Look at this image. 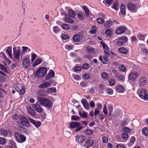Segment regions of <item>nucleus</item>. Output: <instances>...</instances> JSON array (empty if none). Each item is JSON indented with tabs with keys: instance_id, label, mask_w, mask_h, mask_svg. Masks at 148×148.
Instances as JSON below:
<instances>
[{
	"instance_id": "47",
	"label": "nucleus",
	"mask_w": 148,
	"mask_h": 148,
	"mask_svg": "<svg viewBox=\"0 0 148 148\" xmlns=\"http://www.w3.org/2000/svg\"><path fill=\"white\" fill-rule=\"evenodd\" d=\"M47 90L48 92V94H49L50 92H55L56 89L55 88H47Z\"/></svg>"
},
{
	"instance_id": "55",
	"label": "nucleus",
	"mask_w": 148,
	"mask_h": 148,
	"mask_svg": "<svg viewBox=\"0 0 148 148\" xmlns=\"http://www.w3.org/2000/svg\"><path fill=\"white\" fill-rule=\"evenodd\" d=\"M21 135V134L18 132H14V136L17 140L18 139Z\"/></svg>"
},
{
	"instance_id": "26",
	"label": "nucleus",
	"mask_w": 148,
	"mask_h": 148,
	"mask_svg": "<svg viewBox=\"0 0 148 148\" xmlns=\"http://www.w3.org/2000/svg\"><path fill=\"white\" fill-rule=\"evenodd\" d=\"M26 140V138L24 135H21L18 139L17 140L18 142L21 143L24 142Z\"/></svg>"
},
{
	"instance_id": "39",
	"label": "nucleus",
	"mask_w": 148,
	"mask_h": 148,
	"mask_svg": "<svg viewBox=\"0 0 148 148\" xmlns=\"http://www.w3.org/2000/svg\"><path fill=\"white\" fill-rule=\"evenodd\" d=\"M142 132L145 135L148 136V128L147 127L144 128L142 130Z\"/></svg>"
},
{
	"instance_id": "20",
	"label": "nucleus",
	"mask_w": 148,
	"mask_h": 148,
	"mask_svg": "<svg viewBox=\"0 0 148 148\" xmlns=\"http://www.w3.org/2000/svg\"><path fill=\"white\" fill-rule=\"evenodd\" d=\"M127 8L129 10H134L136 8L137 6L132 3H129L127 5Z\"/></svg>"
},
{
	"instance_id": "60",
	"label": "nucleus",
	"mask_w": 148,
	"mask_h": 148,
	"mask_svg": "<svg viewBox=\"0 0 148 148\" xmlns=\"http://www.w3.org/2000/svg\"><path fill=\"white\" fill-rule=\"evenodd\" d=\"M5 140L4 138L1 137L0 138V144L4 145L5 143Z\"/></svg>"
},
{
	"instance_id": "14",
	"label": "nucleus",
	"mask_w": 148,
	"mask_h": 148,
	"mask_svg": "<svg viewBox=\"0 0 148 148\" xmlns=\"http://www.w3.org/2000/svg\"><path fill=\"white\" fill-rule=\"evenodd\" d=\"M29 119L31 123L34 124L36 127L38 128L41 125V123L40 121H35V120L30 118H29Z\"/></svg>"
},
{
	"instance_id": "53",
	"label": "nucleus",
	"mask_w": 148,
	"mask_h": 148,
	"mask_svg": "<svg viewBox=\"0 0 148 148\" xmlns=\"http://www.w3.org/2000/svg\"><path fill=\"white\" fill-rule=\"evenodd\" d=\"M108 48L107 46H106V48L104 50L105 55L107 57H109L110 55V53L108 50Z\"/></svg>"
},
{
	"instance_id": "13",
	"label": "nucleus",
	"mask_w": 148,
	"mask_h": 148,
	"mask_svg": "<svg viewBox=\"0 0 148 148\" xmlns=\"http://www.w3.org/2000/svg\"><path fill=\"white\" fill-rule=\"evenodd\" d=\"M76 141L78 143H81L84 141L85 137L83 135H77L75 136Z\"/></svg>"
},
{
	"instance_id": "44",
	"label": "nucleus",
	"mask_w": 148,
	"mask_h": 148,
	"mask_svg": "<svg viewBox=\"0 0 148 148\" xmlns=\"http://www.w3.org/2000/svg\"><path fill=\"white\" fill-rule=\"evenodd\" d=\"M102 78L105 79H108V74L106 72H103L101 74Z\"/></svg>"
},
{
	"instance_id": "1",
	"label": "nucleus",
	"mask_w": 148,
	"mask_h": 148,
	"mask_svg": "<svg viewBox=\"0 0 148 148\" xmlns=\"http://www.w3.org/2000/svg\"><path fill=\"white\" fill-rule=\"evenodd\" d=\"M37 99L38 101L41 106L42 105L45 107L49 108L52 105V103L47 98L38 97Z\"/></svg>"
},
{
	"instance_id": "54",
	"label": "nucleus",
	"mask_w": 148,
	"mask_h": 148,
	"mask_svg": "<svg viewBox=\"0 0 148 148\" xmlns=\"http://www.w3.org/2000/svg\"><path fill=\"white\" fill-rule=\"evenodd\" d=\"M119 69L121 71L123 72L125 71L126 69L125 67L122 64L119 67Z\"/></svg>"
},
{
	"instance_id": "23",
	"label": "nucleus",
	"mask_w": 148,
	"mask_h": 148,
	"mask_svg": "<svg viewBox=\"0 0 148 148\" xmlns=\"http://www.w3.org/2000/svg\"><path fill=\"white\" fill-rule=\"evenodd\" d=\"M17 128L19 132L21 133L24 134L27 132V129L22 126H19Z\"/></svg>"
},
{
	"instance_id": "34",
	"label": "nucleus",
	"mask_w": 148,
	"mask_h": 148,
	"mask_svg": "<svg viewBox=\"0 0 148 148\" xmlns=\"http://www.w3.org/2000/svg\"><path fill=\"white\" fill-rule=\"evenodd\" d=\"M112 31L111 29H107L105 31V33L107 36L110 37L112 35Z\"/></svg>"
},
{
	"instance_id": "4",
	"label": "nucleus",
	"mask_w": 148,
	"mask_h": 148,
	"mask_svg": "<svg viewBox=\"0 0 148 148\" xmlns=\"http://www.w3.org/2000/svg\"><path fill=\"white\" fill-rule=\"evenodd\" d=\"M139 96L145 101H148V95L147 94L146 90L144 88L141 89L140 91Z\"/></svg>"
},
{
	"instance_id": "24",
	"label": "nucleus",
	"mask_w": 148,
	"mask_h": 148,
	"mask_svg": "<svg viewBox=\"0 0 148 148\" xmlns=\"http://www.w3.org/2000/svg\"><path fill=\"white\" fill-rule=\"evenodd\" d=\"M112 21L110 20H108L105 23L104 27L106 28H109L112 25Z\"/></svg>"
},
{
	"instance_id": "58",
	"label": "nucleus",
	"mask_w": 148,
	"mask_h": 148,
	"mask_svg": "<svg viewBox=\"0 0 148 148\" xmlns=\"http://www.w3.org/2000/svg\"><path fill=\"white\" fill-rule=\"evenodd\" d=\"M89 65L88 64H84L82 66V68L84 69L87 70L88 69Z\"/></svg>"
},
{
	"instance_id": "62",
	"label": "nucleus",
	"mask_w": 148,
	"mask_h": 148,
	"mask_svg": "<svg viewBox=\"0 0 148 148\" xmlns=\"http://www.w3.org/2000/svg\"><path fill=\"white\" fill-rule=\"evenodd\" d=\"M80 119V118L78 116L75 115H73L71 117V119L75 121L79 120Z\"/></svg>"
},
{
	"instance_id": "63",
	"label": "nucleus",
	"mask_w": 148,
	"mask_h": 148,
	"mask_svg": "<svg viewBox=\"0 0 148 148\" xmlns=\"http://www.w3.org/2000/svg\"><path fill=\"white\" fill-rule=\"evenodd\" d=\"M115 77L121 80H122L123 79V76L121 74L119 73H118V74H117L116 76H115Z\"/></svg>"
},
{
	"instance_id": "45",
	"label": "nucleus",
	"mask_w": 148,
	"mask_h": 148,
	"mask_svg": "<svg viewBox=\"0 0 148 148\" xmlns=\"http://www.w3.org/2000/svg\"><path fill=\"white\" fill-rule=\"evenodd\" d=\"M65 21L67 22L72 23L74 22V21L72 19L68 17L65 18Z\"/></svg>"
},
{
	"instance_id": "52",
	"label": "nucleus",
	"mask_w": 148,
	"mask_h": 148,
	"mask_svg": "<svg viewBox=\"0 0 148 148\" xmlns=\"http://www.w3.org/2000/svg\"><path fill=\"white\" fill-rule=\"evenodd\" d=\"M106 92L109 95L112 94L113 92V91L112 89L109 88L107 89Z\"/></svg>"
},
{
	"instance_id": "33",
	"label": "nucleus",
	"mask_w": 148,
	"mask_h": 148,
	"mask_svg": "<svg viewBox=\"0 0 148 148\" xmlns=\"http://www.w3.org/2000/svg\"><path fill=\"white\" fill-rule=\"evenodd\" d=\"M69 14L70 16L73 18H75L76 16V15L74 11L72 10H69L68 11Z\"/></svg>"
},
{
	"instance_id": "2",
	"label": "nucleus",
	"mask_w": 148,
	"mask_h": 148,
	"mask_svg": "<svg viewBox=\"0 0 148 148\" xmlns=\"http://www.w3.org/2000/svg\"><path fill=\"white\" fill-rule=\"evenodd\" d=\"M47 73L46 69L45 67H41L36 71L34 76L36 77L40 78L45 76Z\"/></svg>"
},
{
	"instance_id": "9",
	"label": "nucleus",
	"mask_w": 148,
	"mask_h": 148,
	"mask_svg": "<svg viewBox=\"0 0 148 148\" xmlns=\"http://www.w3.org/2000/svg\"><path fill=\"white\" fill-rule=\"evenodd\" d=\"M83 38L82 35L79 34H76L73 36V40L75 42H79Z\"/></svg>"
},
{
	"instance_id": "59",
	"label": "nucleus",
	"mask_w": 148,
	"mask_h": 148,
	"mask_svg": "<svg viewBox=\"0 0 148 148\" xmlns=\"http://www.w3.org/2000/svg\"><path fill=\"white\" fill-rule=\"evenodd\" d=\"M97 21L99 24H102L104 22V20L102 18H100L97 19Z\"/></svg>"
},
{
	"instance_id": "3",
	"label": "nucleus",
	"mask_w": 148,
	"mask_h": 148,
	"mask_svg": "<svg viewBox=\"0 0 148 148\" xmlns=\"http://www.w3.org/2000/svg\"><path fill=\"white\" fill-rule=\"evenodd\" d=\"M78 122H72L70 124V127L72 128L77 127V128L75 130V132H77L80 130L82 128V126Z\"/></svg>"
},
{
	"instance_id": "43",
	"label": "nucleus",
	"mask_w": 148,
	"mask_h": 148,
	"mask_svg": "<svg viewBox=\"0 0 148 148\" xmlns=\"http://www.w3.org/2000/svg\"><path fill=\"white\" fill-rule=\"evenodd\" d=\"M61 37L62 40H66L69 39V36L66 34H62L61 36Z\"/></svg>"
},
{
	"instance_id": "31",
	"label": "nucleus",
	"mask_w": 148,
	"mask_h": 148,
	"mask_svg": "<svg viewBox=\"0 0 148 148\" xmlns=\"http://www.w3.org/2000/svg\"><path fill=\"white\" fill-rule=\"evenodd\" d=\"M42 62V60L39 59H37L36 61L34 62L33 63L32 66L34 67H35L36 66L40 64Z\"/></svg>"
},
{
	"instance_id": "28",
	"label": "nucleus",
	"mask_w": 148,
	"mask_h": 148,
	"mask_svg": "<svg viewBox=\"0 0 148 148\" xmlns=\"http://www.w3.org/2000/svg\"><path fill=\"white\" fill-rule=\"evenodd\" d=\"M1 133L5 136H7L8 134H9V135H10L11 134L9 130H1Z\"/></svg>"
},
{
	"instance_id": "18",
	"label": "nucleus",
	"mask_w": 148,
	"mask_h": 148,
	"mask_svg": "<svg viewBox=\"0 0 148 148\" xmlns=\"http://www.w3.org/2000/svg\"><path fill=\"white\" fill-rule=\"evenodd\" d=\"M21 53L20 50L18 49L16 51L14 52V58L16 60H19L20 59L19 57Z\"/></svg>"
},
{
	"instance_id": "25",
	"label": "nucleus",
	"mask_w": 148,
	"mask_h": 148,
	"mask_svg": "<svg viewBox=\"0 0 148 148\" xmlns=\"http://www.w3.org/2000/svg\"><path fill=\"white\" fill-rule=\"evenodd\" d=\"M81 102L83 105L86 108L89 109V106L88 103L87 101L84 99H82Z\"/></svg>"
},
{
	"instance_id": "46",
	"label": "nucleus",
	"mask_w": 148,
	"mask_h": 148,
	"mask_svg": "<svg viewBox=\"0 0 148 148\" xmlns=\"http://www.w3.org/2000/svg\"><path fill=\"white\" fill-rule=\"evenodd\" d=\"M8 148H17L16 145V143H13V142L10 143L8 145Z\"/></svg>"
},
{
	"instance_id": "64",
	"label": "nucleus",
	"mask_w": 148,
	"mask_h": 148,
	"mask_svg": "<svg viewBox=\"0 0 148 148\" xmlns=\"http://www.w3.org/2000/svg\"><path fill=\"white\" fill-rule=\"evenodd\" d=\"M103 142V143H107L108 141V138L106 136H104L102 138Z\"/></svg>"
},
{
	"instance_id": "48",
	"label": "nucleus",
	"mask_w": 148,
	"mask_h": 148,
	"mask_svg": "<svg viewBox=\"0 0 148 148\" xmlns=\"http://www.w3.org/2000/svg\"><path fill=\"white\" fill-rule=\"evenodd\" d=\"M138 37L140 40H143L145 39V36L144 34L142 35L140 34L138 35Z\"/></svg>"
},
{
	"instance_id": "29",
	"label": "nucleus",
	"mask_w": 148,
	"mask_h": 148,
	"mask_svg": "<svg viewBox=\"0 0 148 148\" xmlns=\"http://www.w3.org/2000/svg\"><path fill=\"white\" fill-rule=\"evenodd\" d=\"M118 50L120 52L124 54H126L128 52L127 49L124 48H119Z\"/></svg>"
},
{
	"instance_id": "41",
	"label": "nucleus",
	"mask_w": 148,
	"mask_h": 148,
	"mask_svg": "<svg viewBox=\"0 0 148 148\" xmlns=\"http://www.w3.org/2000/svg\"><path fill=\"white\" fill-rule=\"evenodd\" d=\"M97 27L95 26H93L92 27V29L90 31V32L92 34H94L97 32Z\"/></svg>"
},
{
	"instance_id": "30",
	"label": "nucleus",
	"mask_w": 148,
	"mask_h": 148,
	"mask_svg": "<svg viewBox=\"0 0 148 148\" xmlns=\"http://www.w3.org/2000/svg\"><path fill=\"white\" fill-rule=\"evenodd\" d=\"M83 8L84 10L86 16L88 17L89 15V10L87 7L85 5L83 6Z\"/></svg>"
},
{
	"instance_id": "15",
	"label": "nucleus",
	"mask_w": 148,
	"mask_h": 148,
	"mask_svg": "<svg viewBox=\"0 0 148 148\" xmlns=\"http://www.w3.org/2000/svg\"><path fill=\"white\" fill-rule=\"evenodd\" d=\"M37 93L39 95L43 96H46L48 94L47 89H41L39 90L38 91Z\"/></svg>"
},
{
	"instance_id": "50",
	"label": "nucleus",
	"mask_w": 148,
	"mask_h": 148,
	"mask_svg": "<svg viewBox=\"0 0 148 148\" xmlns=\"http://www.w3.org/2000/svg\"><path fill=\"white\" fill-rule=\"evenodd\" d=\"M86 50L90 53H91L93 52L94 51V49L91 47H88L86 49Z\"/></svg>"
},
{
	"instance_id": "17",
	"label": "nucleus",
	"mask_w": 148,
	"mask_h": 148,
	"mask_svg": "<svg viewBox=\"0 0 148 148\" xmlns=\"http://www.w3.org/2000/svg\"><path fill=\"white\" fill-rule=\"evenodd\" d=\"M35 110L38 113H41L43 111L42 108L39 105L37 104H33L32 105Z\"/></svg>"
},
{
	"instance_id": "5",
	"label": "nucleus",
	"mask_w": 148,
	"mask_h": 148,
	"mask_svg": "<svg viewBox=\"0 0 148 148\" xmlns=\"http://www.w3.org/2000/svg\"><path fill=\"white\" fill-rule=\"evenodd\" d=\"M53 82L52 80H51L48 82H45L41 84L38 86L40 88H46L49 87Z\"/></svg>"
},
{
	"instance_id": "6",
	"label": "nucleus",
	"mask_w": 148,
	"mask_h": 148,
	"mask_svg": "<svg viewBox=\"0 0 148 148\" xmlns=\"http://www.w3.org/2000/svg\"><path fill=\"white\" fill-rule=\"evenodd\" d=\"M22 63L23 66L26 69H28L30 66V61L27 57H25L23 59Z\"/></svg>"
},
{
	"instance_id": "35",
	"label": "nucleus",
	"mask_w": 148,
	"mask_h": 148,
	"mask_svg": "<svg viewBox=\"0 0 148 148\" xmlns=\"http://www.w3.org/2000/svg\"><path fill=\"white\" fill-rule=\"evenodd\" d=\"M85 133L88 135H90L93 133V131L92 130L89 129H85L84 131Z\"/></svg>"
},
{
	"instance_id": "61",
	"label": "nucleus",
	"mask_w": 148,
	"mask_h": 148,
	"mask_svg": "<svg viewBox=\"0 0 148 148\" xmlns=\"http://www.w3.org/2000/svg\"><path fill=\"white\" fill-rule=\"evenodd\" d=\"M0 67L1 69L4 71L6 72L7 71V69L2 64H0Z\"/></svg>"
},
{
	"instance_id": "8",
	"label": "nucleus",
	"mask_w": 148,
	"mask_h": 148,
	"mask_svg": "<svg viewBox=\"0 0 148 148\" xmlns=\"http://www.w3.org/2000/svg\"><path fill=\"white\" fill-rule=\"evenodd\" d=\"M127 41V38L125 36H122L121 38L118 39L117 44L118 45H122Z\"/></svg>"
},
{
	"instance_id": "36",
	"label": "nucleus",
	"mask_w": 148,
	"mask_h": 148,
	"mask_svg": "<svg viewBox=\"0 0 148 148\" xmlns=\"http://www.w3.org/2000/svg\"><path fill=\"white\" fill-rule=\"evenodd\" d=\"M112 8H114L115 10H117L119 8L118 6V1H116L114 3L113 5L111 6Z\"/></svg>"
},
{
	"instance_id": "11",
	"label": "nucleus",
	"mask_w": 148,
	"mask_h": 148,
	"mask_svg": "<svg viewBox=\"0 0 148 148\" xmlns=\"http://www.w3.org/2000/svg\"><path fill=\"white\" fill-rule=\"evenodd\" d=\"M138 73L135 72L131 73L128 76V79L130 80H134L138 76Z\"/></svg>"
},
{
	"instance_id": "56",
	"label": "nucleus",
	"mask_w": 148,
	"mask_h": 148,
	"mask_svg": "<svg viewBox=\"0 0 148 148\" xmlns=\"http://www.w3.org/2000/svg\"><path fill=\"white\" fill-rule=\"evenodd\" d=\"M22 53H25L27 52V49H28V47H26L23 46L22 47Z\"/></svg>"
},
{
	"instance_id": "10",
	"label": "nucleus",
	"mask_w": 148,
	"mask_h": 148,
	"mask_svg": "<svg viewBox=\"0 0 148 148\" xmlns=\"http://www.w3.org/2000/svg\"><path fill=\"white\" fill-rule=\"evenodd\" d=\"M21 124L23 126L26 127L29 126V122L25 117H22L21 118Z\"/></svg>"
},
{
	"instance_id": "40",
	"label": "nucleus",
	"mask_w": 148,
	"mask_h": 148,
	"mask_svg": "<svg viewBox=\"0 0 148 148\" xmlns=\"http://www.w3.org/2000/svg\"><path fill=\"white\" fill-rule=\"evenodd\" d=\"M62 27L64 30H68L70 28L69 25L66 24H62Z\"/></svg>"
},
{
	"instance_id": "57",
	"label": "nucleus",
	"mask_w": 148,
	"mask_h": 148,
	"mask_svg": "<svg viewBox=\"0 0 148 148\" xmlns=\"http://www.w3.org/2000/svg\"><path fill=\"white\" fill-rule=\"evenodd\" d=\"M121 136L123 138L125 139L127 138L128 135L126 132H124L121 134Z\"/></svg>"
},
{
	"instance_id": "27",
	"label": "nucleus",
	"mask_w": 148,
	"mask_h": 148,
	"mask_svg": "<svg viewBox=\"0 0 148 148\" xmlns=\"http://www.w3.org/2000/svg\"><path fill=\"white\" fill-rule=\"evenodd\" d=\"M77 16L79 19L82 20H84L85 18V16L84 14L81 12H78Z\"/></svg>"
},
{
	"instance_id": "22",
	"label": "nucleus",
	"mask_w": 148,
	"mask_h": 148,
	"mask_svg": "<svg viewBox=\"0 0 148 148\" xmlns=\"http://www.w3.org/2000/svg\"><path fill=\"white\" fill-rule=\"evenodd\" d=\"M27 110L28 112L32 116H34L36 115V113L34 110L31 107H27Z\"/></svg>"
},
{
	"instance_id": "37",
	"label": "nucleus",
	"mask_w": 148,
	"mask_h": 148,
	"mask_svg": "<svg viewBox=\"0 0 148 148\" xmlns=\"http://www.w3.org/2000/svg\"><path fill=\"white\" fill-rule=\"evenodd\" d=\"M17 91L18 92L19 91L21 95H23L25 92V88L23 86L21 87V89H19V90L16 89Z\"/></svg>"
},
{
	"instance_id": "21",
	"label": "nucleus",
	"mask_w": 148,
	"mask_h": 148,
	"mask_svg": "<svg viewBox=\"0 0 148 148\" xmlns=\"http://www.w3.org/2000/svg\"><path fill=\"white\" fill-rule=\"evenodd\" d=\"M55 75V73L52 70L49 73L46 77V80H48L51 78L53 77Z\"/></svg>"
},
{
	"instance_id": "19",
	"label": "nucleus",
	"mask_w": 148,
	"mask_h": 148,
	"mask_svg": "<svg viewBox=\"0 0 148 148\" xmlns=\"http://www.w3.org/2000/svg\"><path fill=\"white\" fill-rule=\"evenodd\" d=\"M146 79L144 77H141L139 79L138 82H139V85L140 86H142L146 84Z\"/></svg>"
},
{
	"instance_id": "16",
	"label": "nucleus",
	"mask_w": 148,
	"mask_h": 148,
	"mask_svg": "<svg viewBox=\"0 0 148 148\" xmlns=\"http://www.w3.org/2000/svg\"><path fill=\"white\" fill-rule=\"evenodd\" d=\"M116 92L119 93L121 95H123V93L125 91V88L122 86L118 85L116 88Z\"/></svg>"
},
{
	"instance_id": "7",
	"label": "nucleus",
	"mask_w": 148,
	"mask_h": 148,
	"mask_svg": "<svg viewBox=\"0 0 148 148\" xmlns=\"http://www.w3.org/2000/svg\"><path fill=\"white\" fill-rule=\"evenodd\" d=\"M94 143V141L93 140L88 139L86 141L82 147L84 148H89L92 146Z\"/></svg>"
},
{
	"instance_id": "12",
	"label": "nucleus",
	"mask_w": 148,
	"mask_h": 148,
	"mask_svg": "<svg viewBox=\"0 0 148 148\" xmlns=\"http://www.w3.org/2000/svg\"><path fill=\"white\" fill-rule=\"evenodd\" d=\"M126 29L127 28L125 27L121 26L116 29L115 32L116 34H119L123 33L125 32Z\"/></svg>"
},
{
	"instance_id": "51",
	"label": "nucleus",
	"mask_w": 148,
	"mask_h": 148,
	"mask_svg": "<svg viewBox=\"0 0 148 148\" xmlns=\"http://www.w3.org/2000/svg\"><path fill=\"white\" fill-rule=\"evenodd\" d=\"M110 85L113 86L115 84V80L113 79H110L108 81Z\"/></svg>"
},
{
	"instance_id": "32",
	"label": "nucleus",
	"mask_w": 148,
	"mask_h": 148,
	"mask_svg": "<svg viewBox=\"0 0 148 148\" xmlns=\"http://www.w3.org/2000/svg\"><path fill=\"white\" fill-rule=\"evenodd\" d=\"M125 7L124 5H121L120 7V10L121 14L123 15H125L126 13V10Z\"/></svg>"
},
{
	"instance_id": "42",
	"label": "nucleus",
	"mask_w": 148,
	"mask_h": 148,
	"mask_svg": "<svg viewBox=\"0 0 148 148\" xmlns=\"http://www.w3.org/2000/svg\"><path fill=\"white\" fill-rule=\"evenodd\" d=\"M79 115L82 117L86 118L87 117L86 112H84L81 111L79 112Z\"/></svg>"
},
{
	"instance_id": "38",
	"label": "nucleus",
	"mask_w": 148,
	"mask_h": 148,
	"mask_svg": "<svg viewBox=\"0 0 148 148\" xmlns=\"http://www.w3.org/2000/svg\"><path fill=\"white\" fill-rule=\"evenodd\" d=\"M53 30L54 33H57L60 31V29L58 26H55L53 27Z\"/></svg>"
},
{
	"instance_id": "49",
	"label": "nucleus",
	"mask_w": 148,
	"mask_h": 148,
	"mask_svg": "<svg viewBox=\"0 0 148 148\" xmlns=\"http://www.w3.org/2000/svg\"><path fill=\"white\" fill-rule=\"evenodd\" d=\"M37 56V55L36 54L34 53H32L31 55V61L32 62H34Z\"/></svg>"
}]
</instances>
